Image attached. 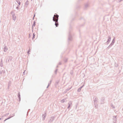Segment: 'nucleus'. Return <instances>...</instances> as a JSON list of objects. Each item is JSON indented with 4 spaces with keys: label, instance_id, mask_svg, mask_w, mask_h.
Masks as SVG:
<instances>
[{
    "label": "nucleus",
    "instance_id": "f3484780",
    "mask_svg": "<svg viewBox=\"0 0 123 123\" xmlns=\"http://www.w3.org/2000/svg\"><path fill=\"white\" fill-rule=\"evenodd\" d=\"M98 102V99L97 98H95L94 100V102L97 103Z\"/></svg>",
    "mask_w": 123,
    "mask_h": 123
},
{
    "label": "nucleus",
    "instance_id": "dca6fc26",
    "mask_svg": "<svg viewBox=\"0 0 123 123\" xmlns=\"http://www.w3.org/2000/svg\"><path fill=\"white\" fill-rule=\"evenodd\" d=\"M88 4H86L85 6L84 9L85 10H86L87 8L88 7Z\"/></svg>",
    "mask_w": 123,
    "mask_h": 123
},
{
    "label": "nucleus",
    "instance_id": "a19ab883",
    "mask_svg": "<svg viewBox=\"0 0 123 123\" xmlns=\"http://www.w3.org/2000/svg\"><path fill=\"white\" fill-rule=\"evenodd\" d=\"M96 108H98V105H96L94 106Z\"/></svg>",
    "mask_w": 123,
    "mask_h": 123
},
{
    "label": "nucleus",
    "instance_id": "4468645a",
    "mask_svg": "<svg viewBox=\"0 0 123 123\" xmlns=\"http://www.w3.org/2000/svg\"><path fill=\"white\" fill-rule=\"evenodd\" d=\"M36 22L35 21H34L33 22V24L32 25V29H33V27H35L36 25Z\"/></svg>",
    "mask_w": 123,
    "mask_h": 123
},
{
    "label": "nucleus",
    "instance_id": "09e8293b",
    "mask_svg": "<svg viewBox=\"0 0 123 123\" xmlns=\"http://www.w3.org/2000/svg\"><path fill=\"white\" fill-rule=\"evenodd\" d=\"M31 35H30V34L29 35V37H30L31 36Z\"/></svg>",
    "mask_w": 123,
    "mask_h": 123
},
{
    "label": "nucleus",
    "instance_id": "c03bdc74",
    "mask_svg": "<svg viewBox=\"0 0 123 123\" xmlns=\"http://www.w3.org/2000/svg\"><path fill=\"white\" fill-rule=\"evenodd\" d=\"M67 91H66V90H65L64 91V92L63 93H66L67 92Z\"/></svg>",
    "mask_w": 123,
    "mask_h": 123
},
{
    "label": "nucleus",
    "instance_id": "2eb2a0df",
    "mask_svg": "<svg viewBox=\"0 0 123 123\" xmlns=\"http://www.w3.org/2000/svg\"><path fill=\"white\" fill-rule=\"evenodd\" d=\"M72 102H69V103H68V109H69L71 107V105L72 104Z\"/></svg>",
    "mask_w": 123,
    "mask_h": 123
},
{
    "label": "nucleus",
    "instance_id": "13d9d810",
    "mask_svg": "<svg viewBox=\"0 0 123 123\" xmlns=\"http://www.w3.org/2000/svg\"><path fill=\"white\" fill-rule=\"evenodd\" d=\"M32 32H33V29H32Z\"/></svg>",
    "mask_w": 123,
    "mask_h": 123
},
{
    "label": "nucleus",
    "instance_id": "1a4fd4ad",
    "mask_svg": "<svg viewBox=\"0 0 123 123\" xmlns=\"http://www.w3.org/2000/svg\"><path fill=\"white\" fill-rule=\"evenodd\" d=\"M12 57L11 56H9L8 57H7V59H8V62H10L11 61L12 59Z\"/></svg>",
    "mask_w": 123,
    "mask_h": 123
},
{
    "label": "nucleus",
    "instance_id": "5fc2aeb1",
    "mask_svg": "<svg viewBox=\"0 0 123 123\" xmlns=\"http://www.w3.org/2000/svg\"><path fill=\"white\" fill-rule=\"evenodd\" d=\"M25 72H24L23 73V74H25Z\"/></svg>",
    "mask_w": 123,
    "mask_h": 123
},
{
    "label": "nucleus",
    "instance_id": "393cba45",
    "mask_svg": "<svg viewBox=\"0 0 123 123\" xmlns=\"http://www.w3.org/2000/svg\"><path fill=\"white\" fill-rule=\"evenodd\" d=\"M35 34L34 33H33V37H32V39L33 40L35 37Z\"/></svg>",
    "mask_w": 123,
    "mask_h": 123
},
{
    "label": "nucleus",
    "instance_id": "4be33fe9",
    "mask_svg": "<svg viewBox=\"0 0 123 123\" xmlns=\"http://www.w3.org/2000/svg\"><path fill=\"white\" fill-rule=\"evenodd\" d=\"M3 74L2 70H1L0 71V77H1V76H3Z\"/></svg>",
    "mask_w": 123,
    "mask_h": 123
},
{
    "label": "nucleus",
    "instance_id": "5701e85b",
    "mask_svg": "<svg viewBox=\"0 0 123 123\" xmlns=\"http://www.w3.org/2000/svg\"><path fill=\"white\" fill-rule=\"evenodd\" d=\"M66 100V99L65 98L61 100V102L62 103H64L65 101Z\"/></svg>",
    "mask_w": 123,
    "mask_h": 123
},
{
    "label": "nucleus",
    "instance_id": "473e14b6",
    "mask_svg": "<svg viewBox=\"0 0 123 123\" xmlns=\"http://www.w3.org/2000/svg\"><path fill=\"white\" fill-rule=\"evenodd\" d=\"M10 82H9L8 83V89L9 87H10Z\"/></svg>",
    "mask_w": 123,
    "mask_h": 123
},
{
    "label": "nucleus",
    "instance_id": "a211bd4d",
    "mask_svg": "<svg viewBox=\"0 0 123 123\" xmlns=\"http://www.w3.org/2000/svg\"><path fill=\"white\" fill-rule=\"evenodd\" d=\"M0 66L1 67H2L3 66V62L2 60V59L1 60Z\"/></svg>",
    "mask_w": 123,
    "mask_h": 123
},
{
    "label": "nucleus",
    "instance_id": "3c124183",
    "mask_svg": "<svg viewBox=\"0 0 123 123\" xmlns=\"http://www.w3.org/2000/svg\"><path fill=\"white\" fill-rule=\"evenodd\" d=\"M85 83H84V84L83 85H82L81 86V87L82 88L84 86Z\"/></svg>",
    "mask_w": 123,
    "mask_h": 123
},
{
    "label": "nucleus",
    "instance_id": "cd10ccee",
    "mask_svg": "<svg viewBox=\"0 0 123 123\" xmlns=\"http://www.w3.org/2000/svg\"><path fill=\"white\" fill-rule=\"evenodd\" d=\"M2 72L3 74V76L4 75V74L5 73V70H2Z\"/></svg>",
    "mask_w": 123,
    "mask_h": 123
},
{
    "label": "nucleus",
    "instance_id": "20e7f679",
    "mask_svg": "<svg viewBox=\"0 0 123 123\" xmlns=\"http://www.w3.org/2000/svg\"><path fill=\"white\" fill-rule=\"evenodd\" d=\"M55 117L53 116L51 117H50L49 120L48 121V123H52L53 121L54 120L55 118Z\"/></svg>",
    "mask_w": 123,
    "mask_h": 123
},
{
    "label": "nucleus",
    "instance_id": "72a5a7b5",
    "mask_svg": "<svg viewBox=\"0 0 123 123\" xmlns=\"http://www.w3.org/2000/svg\"><path fill=\"white\" fill-rule=\"evenodd\" d=\"M30 49H29L28 51L27 52V53L28 55L30 54Z\"/></svg>",
    "mask_w": 123,
    "mask_h": 123
},
{
    "label": "nucleus",
    "instance_id": "f03ea898",
    "mask_svg": "<svg viewBox=\"0 0 123 123\" xmlns=\"http://www.w3.org/2000/svg\"><path fill=\"white\" fill-rule=\"evenodd\" d=\"M59 15L56 13H55L54 16L53 17V20L54 22L57 21V22L58 20Z\"/></svg>",
    "mask_w": 123,
    "mask_h": 123
},
{
    "label": "nucleus",
    "instance_id": "b1692460",
    "mask_svg": "<svg viewBox=\"0 0 123 123\" xmlns=\"http://www.w3.org/2000/svg\"><path fill=\"white\" fill-rule=\"evenodd\" d=\"M105 99V98H102L101 99V102H104V101Z\"/></svg>",
    "mask_w": 123,
    "mask_h": 123
},
{
    "label": "nucleus",
    "instance_id": "a18cd8bd",
    "mask_svg": "<svg viewBox=\"0 0 123 123\" xmlns=\"http://www.w3.org/2000/svg\"><path fill=\"white\" fill-rule=\"evenodd\" d=\"M61 64L62 63L61 62H60L58 63L59 65H61Z\"/></svg>",
    "mask_w": 123,
    "mask_h": 123
},
{
    "label": "nucleus",
    "instance_id": "6ab92c4d",
    "mask_svg": "<svg viewBox=\"0 0 123 123\" xmlns=\"http://www.w3.org/2000/svg\"><path fill=\"white\" fill-rule=\"evenodd\" d=\"M55 25L56 26V27H58V25H59V24H58V22L57 21H57H55Z\"/></svg>",
    "mask_w": 123,
    "mask_h": 123
},
{
    "label": "nucleus",
    "instance_id": "2f4dec72",
    "mask_svg": "<svg viewBox=\"0 0 123 123\" xmlns=\"http://www.w3.org/2000/svg\"><path fill=\"white\" fill-rule=\"evenodd\" d=\"M81 89L79 88L77 90V92H80L81 91Z\"/></svg>",
    "mask_w": 123,
    "mask_h": 123
},
{
    "label": "nucleus",
    "instance_id": "7ed1b4c3",
    "mask_svg": "<svg viewBox=\"0 0 123 123\" xmlns=\"http://www.w3.org/2000/svg\"><path fill=\"white\" fill-rule=\"evenodd\" d=\"M115 37H114L113 39L112 42L109 46L107 48V49H109L114 44L115 42Z\"/></svg>",
    "mask_w": 123,
    "mask_h": 123
},
{
    "label": "nucleus",
    "instance_id": "e433bc0d",
    "mask_svg": "<svg viewBox=\"0 0 123 123\" xmlns=\"http://www.w3.org/2000/svg\"><path fill=\"white\" fill-rule=\"evenodd\" d=\"M9 114V113H6L4 115V116L6 117Z\"/></svg>",
    "mask_w": 123,
    "mask_h": 123
},
{
    "label": "nucleus",
    "instance_id": "49530a36",
    "mask_svg": "<svg viewBox=\"0 0 123 123\" xmlns=\"http://www.w3.org/2000/svg\"><path fill=\"white\" fill-rule=\"evenodd\" d=\"M7 120V118H6V119H5L4 121V122H5V121H6V120Z\"/></svg>",
    "mask_w": 123,
    "mask_h": 123
},
{
    "label": "nucleus",
    "instance_id": "37998d69",
    "mask_svg": "<svg viewBox=\"0 0 123 123\" xmlns=\"http://www.w3.org/2000/svg\"><path fill=\"white\" fill-rule=\"evenodd\" d=\"M11 116H12V117L14 116H15V114H13L11 115Z\"/></svg>",
    "mask_w": 123,
    "mask_h": 123
},
{
    "label": "nucleus",
    "instance_id": "603ef678",
    "mask_svg": "<svg viewBox=\"0 0 123 123\" xmlns=\"http://www.w3.org/2000/svg\"><path fill=\"white\" fill-rule=\"evenodd\" d=\"M35 14H34V15L33 18H34V17H35Z\"/></svg>",
    "mask_w": 123,
    "mask_h": 123
},
{
    "label": "nucleus",
    "instance_id": "bb28decb",
    "mask_svg": "<svg viewBox=\"0 0 123 123\" xmlns=\"http://www.w3.org/2000/svg\"><path fill=\"white\" fill-rule=\"evenodd\" d=\"M58 70V69L57 68H56V69H55V74H57Z\"/></svg>",
    "mask_w": 123,
    "mask_h": 123
},
{
    "label": "nucleus",
    "instance_id": "9b49d317",
    "mask_svg": "<svg viewBox=\"0 0 123 123\" xmlns=\"http://www.w3.org/2000/svg\"><path fill=\"white\" fill-rule=\"evenodd\" d=\"M4 48H3L4 51V52H6L8 50V48L5 45L4 46Z\"/></svg>",
    "mask_w": 123,
    "mask_h": 123
},
{
    "label": "nucleus",
    "instance_id": "7c9ffc66",
    "mask_svg": "<svg viewBox=\"0 0 123 123\" xmlns=\"http://www.w3.org/2000/svg\"><path fill=\"white\" fill-rule=\"evenodd\" d=\"M72 86H71L70 88H68L67 89H66V91H68L69 90H70L72 88Z\"/></svg>",
    "mask_w": 123,
    "mask_h": 123
},
{
    "label": "nucleus",
    "instance_id": "39448f33",
    "mask_svg": "<svg viewBox=\"0 0 123 123\" xmlns=\"http://www.w3.org/2000/svg\"><path fill=\"white\" fill-rule=\"evenodd\" d=\"M47 112L46 111H45L44 113V114H43L42 116L43 117V120H44L45 119V117L47 116L46 114Z\"/></svg>",
    "mask_w": 123,
    "mask_h": 123
},
{
    "label": "nucleus",
    "instance_id": "052dcab7",
    "mask_svg": "<svg viewBox=\"0 0 123 123\" xmlns=\"http://www.w3.org/2000/svg\"><path fill=\"white\" fill-rule=\"evenodd\" d=\"M31 1H32V0H31Z\"/></svg>",
    "mask_w": 123,
    "mask_h": 123
},
{
    "label": "nucleus",
    "instance_id": "a878e982",
    "mask_svg": "<svg viewBox=\"0 0 123 123\" xmlns=\"http://www.w3.org/2000/svg\"><path fill=\"white\" fill-rule=\"evenodd\" d=\"M68 60V59L67 58H66L64 59V61L65 62H67Z\"/></svg>",
    "mask_w": 123,
    "mask_h": 123
},
{
    "label": "nucleus",
    "instance_id": "9d476101",
    "mask_svg": "<svg viewBox=\"0 0 123 123\" xmlns=\"http://www.w3.org/2000/svg\"><path fill=\"white\" fill-rule=\"evenodd\" d=\"M13 19L14 20H15L16 18V16L15 14L14 13H13L12 15Z\"/></svg>",
    "mask_w": 123,
    "mask_h": 123
},
{
    "label": "nucleus",
    "instance_id": "f8f14e48",
    "mask_svg": "<svg viewBox=\"0 0 123 123\" xmlns=\"http://www.w3.org/2000/svg\"><path fill=\"white\" fill-rule=\"evenodd\" d=\"M18 100L19 101H20L21 100V97L20 93L19 92H18Z\"/></svg>",
    "mask_w": 123,
    "mask_h": 123
},
{
    "label": "nucleus",
    "instance_id": "6e6d98bb",
    "mask_svg": "<svg viewBox=\"0 0 123 123\" xmlns=\"http://www.w3.org/2000/svg\"><path fill=\"white\" fill-rule=\"evenodd\" d=\"M58 65H57V66H56V68H58Z\"/></svg>",
    "mask_w": 123,
    "mask_h": 123
},
{
    "label": "nucleus",
    "instance_id": "79ce46f5",
    "mask_svg": "<svg viewBox=\"0 0 123 123\" xmlns=\"http://www.w3.org/2000/svg\"><path fill=\"white\" fill-rule=\"evenodd\" d=\"M80 7V6H77L76 7L78 9Z\"/></svg>",
    "mask_w": 123,
    "mask_h": 123
},
{
    "label": "nucleus",
    "instance_id": "423d86ee",
    "mask_svg": "<svg viewBox=\"0 0 123 123\" xmlns=\"http://www.w3.org/2000/svg\"><path fill=\"white\" fill-rule=\"evenodd\" d=\"M111 37L110 36H108L107 40V42L106 43H106L107 45L111 41Z\"/></svg>",
    "mask_w": 123,
    "mask_h": 123
},
{
    "label": "nucleus",
    "instance_id": "bf43d9fd",
    "mask_svg": "<svg viewBox=\"0 0 123 123\" xmlns=\"http://www.w3.org/2000/svg\"><path fill=\"white\" fill-rule=\"evenodd\" d=\"M34 18H33V20H34Z\"/></svg>",
    "mask_w": 123,
    "mask_h": 123
},
{
    "label": "nucleus",
    "instance_id": "f704fd0d",
    "mask_svg": "<svg viewBox=\"0 0 123 123\" xmlns=\"http://www.w3.org/2000/svg\"><path fill=\"white\" fill-rule=\"evenodd\" d=\"M19 5H18V6L16 7V9L17 10H19Z\"/></svg>",
    "mask_w": 123,
    "mask_h": 123
},
{
    "label": "nucleus",
    "instance_id": "4c0bfd02",
    "mask_svg": "<svg viewBox=\"0 0 123 123\" xmlns=\"http://www.w3.org/2000/svg\"><path fill=\"white\" fill-rule=\"evenodd\" d=\"M30 109H29L28 110V111H27V116H28V113L30 111Z\"/></svg>",
    "mask_w": 123,
    "mask_h": 123
},
{
    "label": "nucleus",
    "instance_id": "de8ad7c7",
    "mask_svg": "<svg viewBox=\"0 0 123 123\" xmlns=\"http://www.w3.org/2000/svg\"><path fill=\"white\" fill-rule=\"evenodd\" d=\"M51 82H52V80H51L50 81V82L49 83H50V84H51Z\"/></svg>",
    "mask_w": 123,
    "mask_h": 123
},
{
    "label": "nucleus",
    "instance_id": "412c9836",
    "mask_svg": "<svg viewBox=\"0 0 123 123\" xmlns=\"http://www.w3.org/2000/svg\"><path fill=\"white\" fill-rule=\"evenodd\" d=\"M110 106L113 109H114L115 108V107L111 103L110 104Z\"/></svg>",
    "mask_w": 123,
    "mask_h": 123
},
{
    "label": "nucleus",
    "instance_id": "58836bf2",
    "mask_svg": "<svg viewBox=\"0 0 123 123\" xmlns=\"http://www.w3.org/2000/svg\"><path fill=\"white\" fill-rule=\"evenodd\" d=\"M13 13H14L13 12V11H12V12H10V14H12H12Z\"/></svg>",
    "mask_w": 123,
    "mask_h": 123
},
{
    "label": "nucleus",
    "instance_id": "ea45409f",
    "mask_svg": "<svg viewBox=\"0 0 123 123\" xmlns=\"http://www.w3.org/2000/svg\"><path fill=\"white\" fill-rule=\"evenodd\" d=\"M97 103H94V106H95V105H97Z\"/></svg>",
    "mask_w": 123,
    "mask_h": 123
},
{
    "label": "nucleus",
    "instance_id": "f257e3e1",
    "mask_svg": "<svg viewBox=\"0 0 123 123\" xmlns=\"http://www.w3.org/2000/svg\"><path fill=\"white\" fill-rule=\"evenodd\" d=\"M72 30V27H70L69 29V33L68 39V44H69V42L72 41L73 40V38L72 36V34L71 32Z\"/></svg>",
    "mask_w": 123,
    "mask_h": 123
},
{
    "label": "nucleus",
    "instance_id": "aec40b11",
    "mask_svg": "<svg viewBox=\"0 0 123 123\" xmlns=\"http://www.w3.org/2000/svg\"><path fill=\"white\" fill-rule=\"evenodd\" d=\"M16 1L18 4V5H20L21 4V2L19 0H15Z\"/></svg>",
    "mask_w": 123,
    "mask_h": 123
},
{
    "label": "nucleus",
    "instance_id": "864d4df0",
    "mask_svg": "<svg viewBox=\"0 0 123 123\" xmlns=\"http://www.w3.org/2000/svg\"><path fill=\"white\" fill-rule=\"evenodd\" d=\"M80 89H81L82 87H81V86L80 87Z\"/></svg>",
    "mask_w": 123,
    "mask_h": 123
},
{
    "label": "nucleus",
    "instance_id": "0eeeda50",
    "mask_svg": "<svg viewBox=\"0 0 123 123\" xmlns=\"http://www.w3.org/2000/svg\"><path fill=\"white\" fill-rule=\"evenodd\" d=\"M60 80H59L56 81L55 84V86L56 87H57L58 86Z\"/></svg>",
    "mask_w": 123,
    "mask_h": 123
},
{
    "label": "nucleus",
    "instance_id": "c9c22d12",
    "mask_svg": "<svg viewBox=\"0 0 123 123\" xmlns=\"http://www.w3.org/2000/svg\"><path fill=\"white\" fill-rule=\"evenodd\" d=\"M50 83H48V86H47L46 88H48L49 87L50 85Z\"/></svg>",
    "mask_w": 123,
    "mask_h": 123
},
{
    "label": "nucleus",
    "instance_id": "ddd939ff",
    "mask_svg": "<svg viewBox=\"0 0 123 123\" xmlns=\"http://www.w3.org/2000/svg\"><path fill=\"white\" fill-rule=\"evenodd\" d=\"M28 2H29L28 1V0H27L26 2L25 3V6L26 7H27L28 5V4H29Z\"/></svg>",
    "mask_w": 123,
    "mask_h": 123
},
{
    "label": "nucleus",
    "instance_id": "4d7b16f0",
    "mask_svg": "<svg viewBox=\"0 0 123 123\" xmlns=\"http://www.w3.org/2000/svg\"><path fill=\"white\" fill-rule=\"evenodd\" d=\"M77 105H76V108H77Z\"/></svg>",
    "mask_w": 123,
    "mask_h": 123
},
{
    "label": "nucleus",
    "instance_id": "8fccbe9b",
    "mask_svg": "<svg viewBox=\"0 0 123 123\" xmlns=\"http://www.w3.org/2000/svg\"><path fill=\"white\" fill-rule=\"evenodd\" d=\"M85 83H84V84L83 85H82L81 86V87L82 88L84 86Z\"/></svg>",
    "mask_w": 123,
    "mask_h": 123
},
{
    "label": "nucleus",
    "instance_id": "6e6552de",
    "mask_svg": "<svg viewBox=\"0 0 123 123\" xmlns=\"http://www.w3.org/2000/svg\"><path fill=\"white\" fill-rule=\"evenodd\" d=\"M117 116H114L113 117V122L114 123H116L117 121V120L116 118Z\"/></svg>",
    "mask_w": 123,
    "mask_h": 123
},
{
    "label": "nucleus",
    "instance_id": "c756f323",
    "mask_svg": "<svg viewBox=\"0 0 123 123\" xmlns=\"http://www.w3.org/2000/svg\"><path fill=\"white\" fill-rule=\"evenodd\" d=\"M123 0H116V1L117 2H119L122 1Z\"/></svg>",
    "mask_w": 123,
    "mask_h": 123
},
{
    "label": "nucleus",
    "instance_id": "c85d7f7f",
    "mask_svg": "<svg viewBox=\"0 0 123 123\" xmlns=\"http://www.w3.org/2000/svg\"><path fill=\"white\" fill-rule=\"evenodd\" d=\"M12 117V116H11V115H10L7 118V120H8L11 118Z\"/></svg>",
    "mask_w": 123,
    "mask_h": 123
}]
</instances>
